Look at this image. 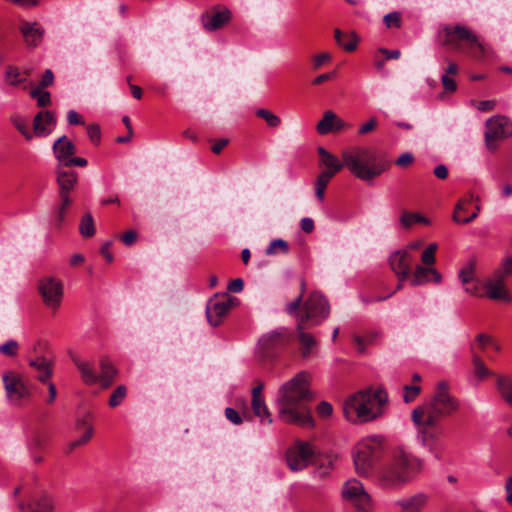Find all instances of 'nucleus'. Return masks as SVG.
Returning <instances> with one entry per match:
<instances>
[{
  "mask_svg": "<svg viewBox=\"0 0 512 512\" xmlns=\"http://www.w3.org/2000/svg\"><path fill=\"white\" fill-rule=\"evenodd\" d=\"M310 382V374L306 371H300L280 385L275 398L280 420L301 427H312L314 425L309 407L310 402L314 399Z\"/></svg>",
  "mask_w": 512,
  "mask_h": 512,
  "instance_id": "f257e3e1",
  "label": "nucleus"
},
{
  "mask_svg": "<svg viewBox=\"0 0 512 512\" xmlns=\"http://www.w3.org/2000/svg\"><path fill=\"white\" fill-rule=\"evenodd\" d=\"M422 469L421 459L399 448L392 452L378 470L377 482L382 489L399 490L412 482Z\"/></svg>",
  "mask_w": 512,
  "mask_h": 512,
  "instance_id": "f03ea898",
  "label": "nucleus"
},
{
  "mask_svg": "<svg viewBox=\"0 0 512 512\" xmlns=\"http://www.w3.org/2000/svg\"><path fill=\"white\" fill-rule=\"evenodd\" d=\"M387 401L388 395L382 389L359 391L345 401L343 413L350 422H368L382 416Z\"/></svg>",
  "mask_w": 512,
  "mask_h": 512,
  "instance_id": "7ed1b4c3",
  "label": "nucleus"
},
{
  "mask_svg": "<svg viewBox=\"0 0 512 512\" xmlns=\"http://www.w3.org/2000/svg\"><path fill=\"white\" fill-rule=\"evenodd\" d=\"M342 159L351 174L366 182L380 176L390 167L389 161L378 156L372 149L362 146L344 150Z\"/></svg>",
  "mask_w": 512,
  "mask_h": 512,
  "instance_id": "20e7f679",
  "label": "nucleus"
},
{
  "mask_svg": "<svg viewBox=\"0 0 512 512\" xmlns=\"http://www.w3.org/2000/svg\"><path fill=\"white\" fill-rule=\"evenodd\" d=\"M442 44L451 50L482 60L489 55V48L468 27L461 24H448L440 32Z\"/></svg>",
  "mask_w": 512,
  "mask_h": 512,
  "instance_id": "39448f33",
  "label": "nucleus"
},
{
  "mask_svg": "<svg viewBox=\"0 0 512 512\" xmlns=\"http://www.w3.org/2000/svg\"><path fill=\"white\" fill-rule=\"evenodd\" d=\"M458 407V401L448 392L447 384L440 382L432 400L414 408L411 413V419L413 423H419L422 416H426L425 421L427 424H435L442 417L456 411Z\"/></svg>",
  "mask_w": 512,
  "mask_h": 512,
  "instance_id": "423d86ee",
  "label": "nucleus"
},
{
  "mask_svg": "<svg viewBox=\"0 0 512 512\" xmlns=\"http://www.w3.org/2000/svg\"><path fill=\"white\" fill-rule=\"evenodd\" d=\"M382 441L379 437L368 438L355 449L353 460L356 472L360 476L368 477L372 474L375 463L381 456Z\"/></svg>",
  "mask_w": 512,
  "mask_h": 512,
  "instance_id": "0eeeda50",
  "label": "nucleus"
},
{
  "mask_svg": "<svg viewBox=\"0 0 512 512\" xmlns=\"http://www.w3.org/2000/svg\"><path fill=\"white\" fill-rule=\"evenodd\" d=\"M304 314L298 321H303L308 327L322 323L330 314L327 299L320 293H312L303 304Z\"/></svg>",
  "mask_w": 512,
  "mask_h": 512,
  "instance_id": "6e6552de",
  "label": "nucleus"
},
{
  "mask_svg": "<svg viewBox=\"0 0 512 512\" xmlns=\"http://www.w3.org/2000/svg\"><path fill=\"white\" fill-rule=\"evenodd\" d=\"M2 380L6 395L13 403L19 404L21 400L31 396V385L23 375L7 371L3 374Z\"/></svg>",
  "mask_w": 512,
  "mask_h": 512,
  "instance_id": "1a4fd4ad",
  "label": "nucleus"
},
{
  "mask_svg": "<svg viewBox=\"0 0 512 512\" xmlns=\"http://www.w3.org/2000/svg\"><path fill=\"white\" fill-rule=\"evenodd\" d=\"M341 493L343 499L352 502L358 512L372 511V497L365 491L363 484L357 479L346 481Z\"/></svg>",
  "mask_w": 512,
  "mask_h": 512,
  "instance_id": "9d476101",
  "label": "nucleus"
},
{
  "mask_svg": "<svg viewBox=\"0 0 512 512\" xmlns=\"http://www.w3.org/2000/svg\"><path fill=\"white\" fill-rule=\"evenodd\" d=\"M485 126V144L490 151L497 148L496 142L512 135V122L504 116L491 117Z\"/></svg>",
  "mask_w": 512,
  "mask_h": 512,
  "instance_id": "9b49d317",
  "label": "nucleus"
},
{
  "mask_svg": "<svg viewBox=\"0 0 512 512\" xmlns=\"http://www.w3.org/2000/svg\"><path fill=\"white\" fill-rule=\"evenodd\" d=\"M314 450L308 442L297 441L286 452V461L292 471L305 469L312 461Z\"/></svg>",
  "mask_w": 512,
  "mask_h": 512,
  "instance_id": "f8f14e48",
  "label": "nucleus"
},
{
  "mask_svg": "<svg viewBox=\"0 0 512 512\" xmlns=\"http://www.w3.org/2000/svg\"><path fill=\"white\" fill-rule=\"evenodd\" d=\"M293 340V332L286 327H279L263 334L258 340L259 348L269 354L289 345Z\"/></svg>",
  "mask_w": 512,
  "mask_h": 512,
  "instance_id": "ddd939ff",
  "label": "nucleus"
},
{
  "mask_svg": "<svg viewBox=\"0 0 512 512\" xmlns=\"http://www.w3.org/2000/svg\"><path fill=\"white\" fill-rule=\"evenodd\" d=\"M38 288L44 304L54 311L57 310L63 298L62 282L54 277H46L40 280Z\"/></svg>",
  "mask_w": 512,
  "mask_h": 512,
  "instance_id": "4468645a",
  "label": "nucleus"
},
{
  "mask_svg": "<svg viewBox=\"0 0 512 512\" xmlns=\"http://www.w3.org/2000/svg\"><path fill=\"white\" fill-rule=\"evenodd\" d=\"M426 416H422L417 426V438L430 451H434L438 446V441L443 435V428L438 423L427 424Z\"/></svg>",
  "mask_w": 512,
  "mask_h": 512,
  "instance_id": "2eb2a0df",
  "label": "nucleus"
},
{
  "mask_svg": "<svg viewBox=\"0 0 512 512\" xmlns=\"http://www.w3.org/2000/svg\"><path fill=\"white\" fill-rule=\"evenodd\" d=\"M414 257L408 249L395 251L390 255L389 263L400 282L406 281L411 276Z\"/></svg>",
  "mask_w": 512,
  "mask_h": 512,
  "instance_id": "dca6fc26",
  "label": "nucleus"
},
{
  "mask_svg": "<svg viewBox=\"0 0 512 512\" xmlns=\"http://www.w3.org/2000/svg\"><path fill=\"white\" fill-rule=\"evenodd\" d=\"M232 306L230 298L219 299L216 296L210 299L206 306V316L208 322L216 327L222 322V319L228 314Z\"/></svg>",
  "mask_w": 512,
  "mask_h": 512,
  "instance_id": "f3484780",
  "label": "nucleus"
},
{
  "mask_svg": "<svg viewBox=\"0 0 512 512\" xmlns=\"http://www.w3.org/2000/svg\"><path fill=\"white\" fill-rule=\"evenodd\" d=\"M78 176L74 171L66 170L61 165H57L56 168V181L59 186V199L67 202L72 200L70 192L75 188L77 184Z\"/></svg>",
  "mask_w": 512,
  "mask_h": 512,
  "instance_id": "a211bd4d",
  "label": "nucleus"
},
{
  "mask_svg": "<svg viewBox=\"0 0 512 512\" xmlns=\"http://www.w3.org/2000/svg\"><path fill=\"white\" fill-rule=\"evenodd\" d=\"M56 118L53 112L44 110L38 112L33 119V137H47L56 126Z\"/></svg>",
  "mask_w": 512,
  "mask_h": 512,
  "instance_id": "6ab92c4d",
  "label": "nucleus"
},
{
  "mask_svg": "<svg viewBox=\"0 0 512 512\" xmlns=\"http://www.w3.org/2000/svg\"><path fill=\"white\" fill-rule=\"evenodd\" d=\"M428 500V495L420 492L409 497L400 498L395 501L394 505L400 508L401 512H422Z\"/></svg>",
  "mask_w": 512,
  "mask_h": 512,
  "instance_id": "aec40b11",
  "label": "nucleus"
},
{
  "mask_svg": "<svg viewBox=\"0 0 512 512\" xmlns=\"http://www.w3.org/2000/svg\"><path fill=\"white\" fill-rule=\"evenodd\" d=\"M411 275L412 278L410 280V284L412 286L423 285L430 281L440 283L442 279L441 274L435 268L428 266L424 267L421 265H417L415 267L414 273Z\"/></svg>",
  "mask_w": 512,
  "mask_h": 512,
  "instance_id": "412c9836",
  "label": "nucleus"
},
{
  "mask_svg": "<svg viewBox=\"0 0 512 512\" xmlns=\"http://www.w3.org/2000/svg\"><path fill=\"white\" fill-rule=\"evenodd\" d=\"M54 155L62 167L65 162L76 152V147L65 135L59 137L52 146Z\"/></svg>",
  "mask_w": 512,
  "mask_h": 512,
  "instance_id": "4be33fe9",
  "label": "nucleus"
},
{
  "mask_svg": "<svg viewBox=\"0 0 512 512\" xmlns=\"http://www.w3.org/2000/svg\"><path fill=\"white\" fill-rule=\"evenodd\" d=\"M19 29L27 46L34 48L42 41L44 30L39 27L38 23L23 21Z\"/></svg>",
  "mask_w": 512,
  "mask_h": 512,
  "instance_id": "5701e85b",
  "label": "nucleus"
},
{
  "mask_svg": "<svg viewBox=\"0 0 512 512\" xmlns=\"http://www.w3.org/2000/svg\"><path fill=\"white\" fill-rule=\"evenodd\" d=\"M231 19L229 9L217 11L212 15L206 14L202 16V24L205 30L212 32L222 28Z\"/></svg>",
  "mask_w": 512,
  "mask_h": 512,
  "instance_id": "b1692460",
  "label": "nucleus"
},
{
  "mask_svg": "<svg viewBox=\"0 0 512 512\" xmlns=\"http://www.w3.org/2000/svg\"><path fill=\"white\" fill-rule=\"evenodd\" d=\"M486 295L493 300L511 301V296L501 279L489 280L484 285Z\"/></svg>",
  "mask_w": 512,
  "mask_h": 512,
  "instance_id": "393cba45",
  "label": "nucleus"
},
{
  "mask_svg": "<svg viewBox=\"0 0 512 512\" xmlns=\"http://www.w3.org/2000/svg\"><path fill=\"white\" fill-rule=\"evenodd\" d=\"M317 151L321 157V164L326 167V170L322 171L321 173H328L329 175L331 174V177H333L345 166L344 161L340 162L336 156L331 154L324 147H318Z\"/></svg>",
  "mask_w": 512,
  "mask_h": 512,
  "instance_id": "a878e982",
  "label": "nucleus"
},
{
  "mask_svg": "<svg viewBox=\"0 0 512 512\" xmlns=\"http://www.w3.org/2000/svg\"><path fill=\"white\" fill-rule=\"evenodd\" d=\"M72 361L80 371L81 378L86 384L93 385L98 382L99 378L95 370L93 369L91 363L83 361L77 356H73Z\"/></svg>",
  "mask_w": 512,
  "mask_h": 512,
  "instance_id": "bb28decb",
  "label": "nucleus"
},
{
  "mask_svg": "<svg viewBox=\"0 0 512 512\" xmlns=\"http://www.w3.org/2000/svg\"><path fill=\"white\" fill-rule=\"evenodd\" d=\"M309 328L303 321H298L297 332L299 342L302 346V356L308 357L311 353V349L316 345V341L312 334L304 332V329Z\"/></svg>",
  "mask_w": 512,
  "mask_h": 512,
  "instance_id": "cd10ccee",
  "label": "nucleus"
},
{
  "mask_svg": "<svg viewBox=\"0 0 512 512\" xmlns=\"http://www.w3.org/2000/svg\"><path fill=\"white\" fill-rule=\"evenodd\" d=\"M30 366L33 367L37 372V378L39 381L46 383L52 375L51 362L44 357H37L36 359L30 360Z\"/></svg>",
  "mask_w": 512,
  "mask_h": 512,
  "instance_id": "c85d7f7f",
  "label": "nucleus"
},
{
  "mask_svg": "<svg viewBox=\"0 0 512 512\" xmlns=\"http://www.w3.org/2000/svg\"><path fill=\"white\" fill-rule=\"evenodd\" d=\"M72 200L65 202L59 199V203L51 211L50 221L54 228H60L65 220V215L68 207L71 205Z\"/></svg>",
  "mask_w": 512,
  "mask_h": 512,
  "instance_id": "c756f323",
  "label": "nucleus"
},
{
  "mask_svg": "<svg viewBox=\"0 0 512 512\" xmlns=\"http://www.w3.org/2000/svg\"><path fill=\"white\" fill-rule=\"evenodd\" d=\"M335 40L338 45L342 46L348 52L354 51L358 43L357 35L354 32L349 35H344L339 29L335 30Z\"/></svg>",
  "mask_w": 512,
  "mask_h": 512,
  "instance_id": "7c9ffc66",
  "label": "nucleus"
},
{
  "mask_svg": "<svg viewBox=\"0 0 512 512\" xmlns=\"http://www.w3.org/2000/svg\"><path fill=\"white\" fill-rule=\"evenodd\" d=\"M253 413L260 419L261 423L271 424L273 422L271 413L269 412L264 399L251 401Z\"/></svg>",
  "mask_w": 512,
  "mask_h": 512,
  "instance_id": "2f4dec72",
  "label": "nucleus"
},
{
  "mask_svg": "<svg viewBox=\"0 0 512 512\" xmlns=\"http://www.w3.org/2000/svg\"><path fill=\"white\" fill-rule=\"evenodd\" d=\"M471 204V201L470 200H461L457 203L455 209H454V213H453V221L458 223V224H468L470 222H472L474 219L477 218L478 216V212H479V207L477 206L476 207V210L475 212H471V215L468 216V217H461L460 215V211L465 207V206H469Z\"/></svg>",
  "mask_w": 512,
  "mask_h": 512,
  "instance_id": "473e14b6",
  "label": "nucleus"
},
{
  "mask_svg": "<svg viewBox=\"0 0 512 512\" xmlns=\"http://www.w3.org/2000/svg\"><path fill=\"white\" fill-rule=\"evenodd\" d=\"M471 354H472V364L474 368V374L475 376L482 380L488 376L492 375V372L486 367L484 361L481 359V357L474 352V346L471 345Z\"/></svg>",
  "mask_w": 512,
  "mask_h": 512,
  "instance_id": "72a5a7b5",
  "label": "nucleus"
},
{
  "mask_svg": "<svg viewBox=\"0 0 512 512\" xmlns=\"http://www.w3.org/2000/svg\"><path fill=\"white\" fill-rule=\"evenodd\" d=\"M336 120V114L328 110L324 113L322 120L316 126L317 132L321 135L329 134L333 131Z\"/></svg>",
  "mask_w": 512,
  "mask_h": 512,
  "instance_id": "f704fd0d",
  "label": "nucleus"
},
{
  "mask_svg": "<svg viewBox=\"0 0 512 512\" xmlns=\"http://www.w3.org/2000/svg\"><path fill=\"white\" fill-rule=\"evenodd\" d=\"M27 507L31 512H53V502L47 495H42L29 503Z\"/></svg>",
  "mask_w": 512,
  "mask_h": 512,
  "instance_id": "c9c22d12",
  "label": "nucleus"
},
{
  "mask_svg": "<svg viewBox=\"0 0 512 512\" xmlns=\"http://www.w3.org/2000/svg\"><path fill=\"white\" fill-rule=\"evenodd\" d=\"M497 389L502 398L512 406V379L499 377L497 380Z\"/></svg>",
  "mask_w": 512,
  "mask_h": 512,
  "instance_id": "e433bc0d",
  "label": "nucleus"
},
{
  "mask_svg": "<svg viewBox=\"0 0 512 512\" xmlns=\"http://www.w3.org/2000/svg\"><path fill=\"white\" fill-rule=\"evenodd\" d=\"M117 371L116 369L109 363L102 362L101 363V375L98 377L101 382L102 387L107 388L109 387L114 377L116 376Z\"/></svg>",
  "mask_w": 512,
  "mask_h": 512,
  "instance_id": "4c0bfd02",
  "label": "nucleus"
},
{
  "mask_svg": "<svg viewBox=\"0 0 512 512\" xmlns=\"http://www.w3.org/2000/svg\"><path fill=\"white\" fill-rule=\"evenodd\" d=\"M5 80L12 86H17L26 81V77L22 75L16 66H7Z\"/></svg>",
  "mask_w": 512,
  "mask_h": 512,
  "instance_id": "58836bf2",
  "label": "nucleus"
},
{
  "mask_svg": "<svg viewBox=\"0 0 512 512\" xmlns=\"http://www.w3.org/2000/svg\"><path fill=\"white\" fill-rule=\"evenodd\" d=\"M79 232L83 237H92L95 234V225L90 213L85 214L79 225Z\"/></svg>",
  "mask_w": 512,
  "mask_h": 512,
  "instance_id": "ea45409f",
  "label": "nucleus"
},
{
  "mask_svg": "<svg viewBox=\"0 0 512 512\" xmlns=\"http://www.w3.org/2000/svg\"><path fill=\"white\" fill-rule=\"evenodd\" d=\"M278 251L283 254H288L289 245L287 241L280 238L272 240L266 248L265 253L266 255L270 256L277 254Z\"/></svg>",
  "mask_w": 512,
  "mask_h": 512,
  "instance_id": "a19ab883",
  "label": "nucleus"
},
{
  "mask_svg": "<svg viewBox=\"0 0 512 512\" xmlns=\"http://www.w3.org/2000/svg\"><path fill=\"white\" fill-rule=\"evenodd\" d=\"M429 221L427 218L418 213L404 212L400 218V223L404 228H410L415 223H425Z\"/></svg>",
  "mask_w": 512,
  "mask_h": 512,
  "instance_id": "79ce46f5",
  "label": "nucleus"
},
{
  "mask_svg": "<svg viewBox=\"0 0 512 512\" xmlns=\"http://www.w3.org/2000/svg\"><path fill=\"white\" fill-rule=\"evenodd\" d=\"M256 115L259 118H262L263 120H265V122L267 123V125L269 127L276 128L281 124L280 117L277 116L276 114H274L273 112H271L270 110H267L264 108H259L256 111Z\"/></svg>",
  "mask_w": 512,
  "mask_h": 512,
  "instance_id": "37998d69",
  "label": "nucleus"
},
{
  "mask_svg": "<svg viewBox=\"0 0 512 512\" xmlns=\"http://www.w3.org/2000/svg\"><path fill=\"white\" fill-rule=\"evenodd\" d=\"M331 178V174L320 173L316 179L315 194L320 201H323L324 199V192Z\"/></svg>",
  "mask_w": 512,
  "mask_h": 512,
  "instance_id": "c03bdc74",
  "label": "nucleus"
},
{
  "mask_svg": "<svg viewBox=\"0 0 512 512\" xmlns=\"http://www.w3.org/2000/svg\"><path fill=\"white\" fill-rule=\"evenodd\" d=\"M30 96L37 100V104L40 107H46L51 104L50 93L48 91H42L40 87L32 89Z\"/></svg>",
  "mask_w": 512,
  "mask_h": 512,
  "instance_id": "a18cd8bd",
  "label": "nucleus"
},
{
  "mask_svg": "<svg viewBox=\"0 0 512 512\" xmlns=\"http://www.w3.org/2000/svg\"><path fill=\"white\" fill-rule=\"evenodd\" d=\"M12 123L14 124V126L16 127V129L25 137V139L27 141H31L32 138H33V134L32 132L29 130L28 128V124L27 122L25 121V119H23L22 117L20 116H15L13 119H12Z\"/></svg>",
  "mask_w": 512,
  "mask_h": 512,
  "instance_id": "49530a36",
  "label": "nucleus"
},
{
  "mask_svg": "<svg viewBox=\"0 0 512 512\" xmlns=\"http://www.w3.org/2000/svg\"><path fill=\"white\" fill-rule=\"evenodd\" d=\"M127 389L124 385H119L111 394L109 398V406L110 407H117L119 406L124 398L126 397Z\"/></svg>",
  "mask_w": 512,
  "mask_h": 512,
  "instance_id": "de8ad7c7",
  "label": "nucleus"
},
{
  "mask_svg": "<svg viewBox=\"0 0 512 512\" xmlns=\"http://www.w3.org/2000/svg\"><path fill=\"white\" fill-rule=\"evenodd\" d=\"M436 250H437V244H435V243L429 244L426 247V249L423 251L422 256H421V260H422L423 264L430 267L431 265H433L435 263Z\"/></svg>",
  "mask_w": 512,
  "mask_h": 512,
  "instance_id": "09e8293b",
  "label": "nucleus"
},
{
  "mask_svg": "<svg viewBox=\"0 0 512 512\" xmlns=\"http://www.w3.org/2000/svg\"><path fill=\"white\" fill-rule=\"evenodd\" d=\"M403 400L405 403L413 402L421 392L419 385H405L403 388Z\"/></svg>",
  "mask_w": 512,
  "mask_h": 512,
  "instance_id": "8fccbe9b",
  "label": "nucleus"
},
{
  "mask_svg": "<svg viewBox=\"0 0 512 512\" xmlns=\"http://www.w3.org/2000/svg\"><path fill=\"white\" fill-rule=\"evenodd\" d=\"M18 349V342L11 339L0 345V354L8 357H14L18 353Z\"/></svg>",
  "mask_w": 512,
  "mask_h": 512,
  "instance_id": "3c124183",
  "label": "nucleus"
},
{
  "mask_svg": "<svg viewBox=\"0 0 512 512\" xmlns=\"http://www.w3.org/2000/svg\"><path fill=\"white\" fill-rule=\"evenodd\" d=\"M93 431L92 425H88L84 434L69 444V449L73 450L79 446L85 445L92 438Z\"/></svg>",
  "mask_w": 512,
  "mask_h": 512,
  "instance_id": "603ef678",
  "label": "nucleus"
},
{
  "mask_svg": "<svg viewBox=\"0 0 512 512\" xmlns=\"http://www.w3.org/2000/svg\"><path fill=\"white\" fill-rule=\"evenodd\" d=\"M459 279L463 285H468L474 279V266L472 264L462 268L459 272Z\"/></svg>",
  "mask_w": 512,
  "mask_h": 512,
  "instance_id": "864d4df0",
  "label": "nucleus"
},
{
  "mask_svg": "<svg viewBox=\"0 0 512 512\" xmlns=\"http://www.w3.org/2000/svg\"><path fill=\"white\" fill-rule=\"evenodd\" d=\"M384 23L386 24V26L388 28H391V27H400L401 25V17H400V14L398 12H391V13H388L387 15H385L384 17Z\"/></svg>",
  "mask_w": 512,
  "mask_h": 512,
  "instance_id": "5fc2aeb1",
  "label": "nucleus"
},
{
  "mask_svg": "<svg viewBox=\"0 0 512 512\" xmlns=\"http://www.w3.org/2000/svg\"><path fill=\"white\" fill-rule=\"evenodd\" d=\"M41 447V440L39 438H35L29 445L31 451V457L34 463L39 464L43 461V457L36 452V449Z\"/></svg>",
  "mask_w": 512,
  "mask_h": 512,
  "instance_id": "6e6d98bb",
  "label": "nucleus"
},
{
  "mask_svg": "<svg viewBox=\"0 0 512 512\" xmlns=\"http://www.w3.org/2000/svg\"><path fill=\"white\" fill-rule=\"evenodd\" d=\"M225 417L235 425H240L243 422L242 417L238 411L231 407H227L225 409Z\"/></svg>",
  "mask_w": 512,
  "mask_h": 512,
  "instance_id": "4d7b16f0",
  "label": "nucleus"
},
{
  "mask_svg": "<svg viewBox=\"0 0 512 512\" xmlns=\"http://www.w3.org/2000/svg\"><path fill=\"white\" fill-rule=\"evenodd\" d=\"M441 82L443 85V88L446 92H455L457 89V84L455 80L451 77H449L447 74H443L441 77Z\"/></svg>",
  "mask_w": 512,
  "mask_h": 512,
  "instance_id": "13d9d810",
  "label": "nucleus"
},
{
  "mask_svg": "<svg viewBox=\"0 0 512 512\" xmlns=\"http://www.w3.org/2000/svg\"><path fill=\"white\" fill-rule=\"evenodd\" d=\"M317 414L321 417H328L332 414L333 408L329 402L322 401L317 405Z\"/></svg>",
  "mask_w": 512,
  "mask_h": 512,
  "instance_id": "bf43d9fd",
  "label": "nucleus"
},
{
  "mask_svg": "<svg viewBox=\"0 0 512 512\" xmlns=\"http://www.w3.org/2000/svg\"><path fill=\"white\" fill-rule=\"evenodd\" d=\"M87 133L93 143H98L101 137L100 127L97 124H91L87 127Z\"/></svg>",
  "mask_w": 512,
  "mask_h": 512,
  "instance_id": "052dcab7",
  "label": "nucleus"
},
{
  "mask_svg": "<svg viewBox=\"0 0 512 512\" xmlns=\"http://www.w3.org/2000/svg\"><path fill=\"white\" fill-rule=\"evenodd\" d=\"M414 161V156L410 152H405L401 154L395 161V164L400 167H406L412 164Z\"/></svg>",
  "mask_w": 512,
  "mask_h": 512,
  "instance_id": "680f3d73",
  "label": "nucleus"
},
{
  "mask_svg": "<svg viewBox=\"0 0 512 512\" xmlns=\"http://www.w3.org/2000/svg\"><path fill=\"white\" fill-rule=\"evenodd\" d=\"M54 82V74L51 69H46L39 83L40 88L49 87Z\"/></svg>",
  "mask_w": 512,
  "mask_h": 512,
  "instance_id": "e2e57ef3",
  "label": "nucleus"
},
{
  "mask_svg": "<svg viewBox=\"0 0 512 512\" xmlns=\"http://www.w3.org/2000/svg\"><path fill=\"white\" fill-rule=\"evenodd\" d=\"M67 121L70 125H84L85 122L81 115L75 110H69L67 113Z\"/></svg>",
  "mask_w": 512,
  "mask_h": 512,
  "instance_id": "0e129e2a",
  "label": "nucleus"
},
{
  "mask_svg": "<svg viewBox=\"0 0 512 512\" xmlns=\"http://www.w3.org/2000/svg\"><path fill=\"white\" fill-rule=\"evenodd\" d=\"M377 126V120L375 117L370 118L366 123L360 126L358 133L361 135L367 134L373 131Z\"/></svg>",
  "mask_w": 512,
  "mask_h": 512,
  "instance_id": "69168bd1",
  "label": "nucleus"
},
{
  "mask_svg": "<svg viewBox=\"0 0 512 512\" xmlns=\"http://www.w3.org/2000/svg\"><path fill=\"white\" fill-rule=\"evenodd\" d=\"M331 60V54L324 52L316 55L313 60V68L319 69L326 61Z\"/></svg>",
  "mask_w": 512,
  "mask_h": 512,
  "instance_id": "338daca9",
  "label": "nucleus"
},
{
  "mask_svg": "<svg viewBox=\"0 0 512 512\" xmlns=\"http://www.w3.org/2000/svg\"><path fill=\"white\" fill-rule=\"evenodd\" d=\"M476 341L478 342V346L482 351H484L487 346L493 344V339L489 335L483 333L477 335Z\"/></svg>",
  "mask_w": 512,
  "mask_h": 512,
  "instance_id": "774afa93",
  "label": "nucleus"
}]
</instances>
